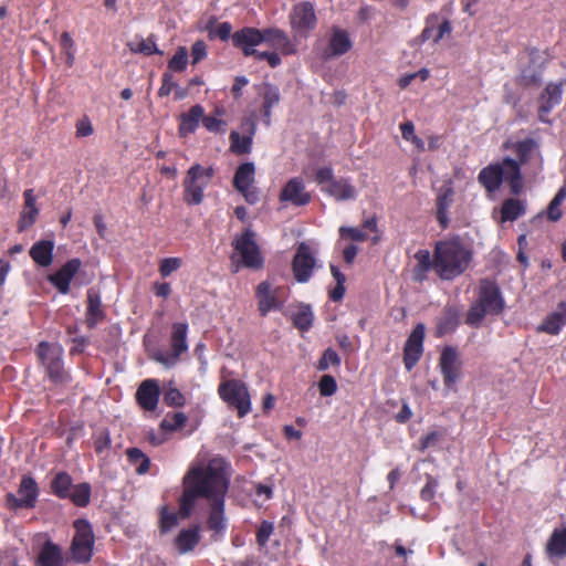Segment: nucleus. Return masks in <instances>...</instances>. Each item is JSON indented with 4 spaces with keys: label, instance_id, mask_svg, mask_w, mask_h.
I'll return each instance as SVG.
<instances>
[{
    "label": "nucleus",
    "instance_id": "obj_3",
    "mask_svg": "<svg viewBox=\"0 0 566 566\" xmlns=\"http://www.w3.org/2000/svg\"><path fill=\"white\" fill-rule=\"evenodd\" d=\"M478 180L488 193L497 191L503 180L509 182L513 193H518L523 187L520 165L517 160L510 157L484 167L480 171Z\"/></svg>",
    "mask_w": 566,
    "mask_h": 566
},
{
    "label": "nucleus",
    "instance_id": "obj_55",
    "mask_svg": "<svg viewBox=\"0 0 566 566\" xmlns=\"http://www.w3.org/2000/svg\"><path fill=\"white\" fill-rule=\"evenodd\" d=\"M438 488V481L431 475L427 476V482L420 492V496L424 501H431L434 497Z\"/></svg>",
    "mask_w": 566,
    "mask_h": 566
},
{
    "label": "nucleus",
    "instance_id": "obj_38",
    "mask_svg": "<svg viewBox=\"0 0 566 566\" xmlns=\"http://www.w3.org/2000/svg\"><path fill=\"white\" fill-rule=\"evenodd\" d=\"M415 259L417 261L413 268V279L416 281H423L427 276L428 271L433 269V259L429 251L420 250L415 254Z\"/></svg>",
    "mask_w": 566,
    "mask_h": 566
},
{
    "label": "nucleus",
    "instance_id": "obj_42",
    "mask_svg": "<svg viewBox=\"0 0 566 566\" xmlns=\"http://www.w3.org/2000/svg\"><path fill=\"white\" fill-rule=\"evenodd\" d=\"M126 453L130 464L135 465V471L137 474H145L149 470L150 460L142 450L137 448H130Z\"/></svg>",
    "mask_w": 566,
    "mask_h": 566
},
{
    "label": "nucleus",
    "instance_id": "obj_30",
    "mask_svg": "<svg viewBox=\"0 0 566 566\" xmlns=\"http://www.w3.org/2000/svg\"><path fill=\"white\" fill-rule=\"evenodd\" d=\"M322 190L338 201L350 200L356 197V190L347 179H335L324 186Z\"/></svg>",
    "mask_w": 566,
    "mask_h": 566
},
{
    "label": "nucleus",
    "instance_id": "obj_41",
    "mask_svg": "<svg viewBox=\"0 0 566 566\" xmlns=\"http://www.w3.org/2000/svg\"><path fill=\"white\" fill-rule=\"evenodd\" d=\"M525 213V206L521 200L507 199L502 206V221H514Z\"/></svg>",
    "mask_w": 566,
    "mask_h": 566
},
{
    "label": "nucleus",
    "instance_id": "obj_52",
    "mask_svg": "<svg viewBox=\"0 0 566 566\" xmlns=\"http://www.w3.org/2000/svg\"><path fill=\"white\" fill-rule=\"evenodd\" d=\"M202 125L205 126V128L208 132L218 134V133H224L227 124L224 120H222L216 116H212V115L206 116L203 114Z\"/></svg>",
    "mask_w": 566,
    "mask_h": 566
},
{
    "label": "nucleus",
    "instance_id": "obj_60",
    "mask_svg": "<svg viewBox=\"0 0 566 566\" xmlns=\"http://www.w3.org/2000/svg\"><path fill=\"white\" fill-rule=\"evenodd\" d=\"M333 170L329 167L319 168L316 171V181L322 185V188L328 185L331 181H334Z\"/></svg>",
    "mask_w": 566,
    "mask_h": 566
},
{
    "label": "nucleus",
    "instance_id": "obj_26",
    "mask_svg": "<svg viewBox=\"0 0 566 566\" xmlns=\"http://www.w3.org/2000/svg\"><path fill=\"white\" fill-rule=\"evenodd\" d=\"M566 325V303L559 302L556 310L549 313L543 323L537 327L538 332L551 335H558Z\"/></svg>",
    "mask_w": 566,
    "mask_h": 566
},
{
    "label": "nucleus",
    "instance_id": "obj_12",
    "mask_svg": "<svg viewBox=\"0 0 566 566\" xmlns=\"http://www.w3.org/2000/svg\"><path fill=\"white\" fill-rule=\"evenodd\" d=\"M517 157L518 165L525 166V170L532 175H537L543 168V158L539 153L538 144L532 139L517 142L513 146Z\"/></svg>",
    "mask_w": 566,
    "mask_h": 566
},
{
    "label": "nucleus",
    "instance_id": "obj_18",
    "mask_svg": "<svg viewBox=\"0 0 566 566\" xmlns=\"http://www.w3.org/2000/svg\"><path fill=\"white\" fill-rule=\"evenodd\" d=\"M19 496L8 494L7 501L11 509L33 507L38 497V486L33 479L25 476L22 479L19 490Z\"/></svg>",
    "mask_w": 566,
    "mask_h": 566
},
{
    "label": "nucleus",
    "instance_id": "obj_16",
    "mask_svg": "<svg viewBox=\"0 0 566 566\" xmlns=\"http://www.w3.org/2000/svg\"><path fill=\"white\" fill-rule=\"evenodd\" d=\"M426 327L419 323L413 328L408 337L403 349V363L408 370H411L422 354V344L424 338Z\"/></svg>",
    "mask_w": 566,
    "mask_h": 566
},
{
    "label": "nucleus",
    "instance_id": "obj_36",
    "mask_svg": "<svg viewBox=\"0 0 566 566\" xmlns=\"http://www.w3.org/2000/svg\"><path fill=\"white\" fill-rule=\"evenodd\" d=\"M255 167L253 163H245L238 167L233 184L237 190H245L254 182Z\"/></svg>",
    "mask_w": 566,
    "mask_h": 566
},
{
    "label": "nucleus",
    "instance_id": "obj_13",
    "mask_svg": "<svg viewBox=\"0 0 566 566\" xmlns=\"http://www.w3.org/2000/svg\"><path fill=\"white\" fill-rule=\"evenodd\" d=\"M258 308L262 316L270 311L280 310L284 303L283 290L264 281L256 287Z\"/></svg>",
    "mask_w": 566,
    "mask_h": 566
},
{
    "label": "nucleus",
    "instance_id": "obj_50",
    "mask_svg": "<svg viewBox=\"0 0 566 566\" xmlns=\"http://www.w3.org/2000/svg\"><path fill=\"white\" fill-rule=\"evenodd\" d=\"M94 448L97 454L107 455L111 449V437L106 430L99 431L94 441Z\"/></svg>",
    "mask_w": 566,
    "mask_h": 566
},
{
    "label": "nucleus",
    "instance_id": "obj_22",
    "mask_svg": "<svg viewBox=\"0 0 566 566\" xmlns=\"http://www.w3.org/2000/svg\"><path fill=\"white\" fill-rule=\"evenodd\" d=\"M159 396L160 388L159 382L156 379L144 380L136 391L137 402L146 411L156 410Z\"/></svg>",
    "mask_w": 566,
    "mask_h": 566
},
{
    "label": "nucleus",
    "instance_id": "obj_19",
    "mask_svg": "<svg viewBox=\"0 0 566 566\" xmlns=\"http://www.w3.org/2000/svg\"><path fill=\"white\" fill-rule=\"evenodd\" d=\"M232 41L235 46L243 51L245 56H250L254 53L255 46L266 41V30L244 28L232 35Z\"/></svg>",
    "mask_w": 566,
    "mask_h": 566
},
{
    "label": "nucleus",
    "instance_id": "obj_15",
    "mask_svg": "<svg viewBox=\"0 0 566 566\" xmlns=\"http://www.w3.org/2000/svg\"><path fill=\"white\" fill-rule=\"evenodd\" d=\"M316 260L313 250L307 243L302 242L293 260V272L296 281L301 283L307 282L312 276Z\"/></svg>",
    "mask_w": 566,
    "mask_h": 566
},
{
    "label": "nucleus",
    "instance_id": "obj_4",
    "mask_svg": "<svg viewBox=\"0 0 566 566\" xmlns=\"http://www.w3.org/2000/svg\"><path fill=\"white\" fill-rule=\"evenodd\" d=\"M504 308V300L499 286L489 280L480 283L478 300L470 307L465 322L470 326L479 327L485 316L497 315Z\"/></svg>",
    "mask_w": 566,
    "mask_h": 566
},
{
    "label": "nucleus",
    "instance_id": "obj_5",
    "mask_svg": "<svg viewBox=\"0 0 566 566\" xmlns=\"http://www.w3.org/2000/svg\"><path fill=\"white\" fill-rule=\"evenodd\" d=\"M63 347L57 343L41 342L36 355L45 370L46 376L54 384H64L70 380L63 365Z\"/></svg>",
    "mask_w": 566,
    "mask_h": 566
},
{
    "label": "nucleus",
    "instance_id": "obj_56",
    "mask_svg": "<svg viewBox=\"0 0 566 566\" xmlns=\"http://www.w3.org/2000/svg\"><path fill=\"white\" fill-rule=\"evenodd\" d=\"M274 526L272 523L264 521L258 530L256 541L260 546H264L272 535Z\"/></svg>",
    "mask_w": 566,
    "mask_h": 566
},
{
    "label": "nucleus",
    "instance_id": "obj_49",
    "mask_svg": "<svg viewBox=\"0 0 566 566\" xmlns=\"http://www.w3.org/2000/svg\"><path fill=\"white\" fill-rule=\"evenodd\" d=\"M187 416L184 412H175L171 417H166L161 427L169 431H176L181 429L187 422Z\"/></svg>",
    "mask_w": 566,
    "mask_h": 566
},
{
    "label": "nucleus",
    "instance_id": "obj_48",
    "mask_svg": "<svg viewBox=\"0 0 566 566\" xmlns=\"http://www.w3.org/2000/svg\"><path fill=\"white\" fill-rule=\"evenodd\" d=\"M164 401L168 406L181 407L185 405V397L172 382H169L164 392Z\"/></svg>",
    "mask_w": 566,
    "mask_h": 566
},
{
    "label": "nucleus",
    "instance_id": "obj_20",
    "mask_svg": "<svg viewBox=\"0 0 566 566\" xmlns=\"http://www.w3.org/2000/svg\"><path fill=\"white\" fill-rule=\"evenodd\" d=\"M243 135L238 132L230 134L231 150L235 154L243 155L249 154L252 146V139L256 130V125L253 118H247L241 125Z\"/></svg>",
    "mask_w": 566,
    "mask_h": 566
},
{
    "label": "nucleus",
    "instance_id": "obj_37",
    "mask_svg": "<svg viewBox=\"0 0 566 566\" xmlns=\"http://www.w3.org/2000/svg\"><path fill=\"white\" fill-rule=\"evenodd\" d=\"M24 209L22 211L21 219L19 222L20 230L30 227L34 222L35 217L39 212L35 206V197L33 196L32 189H28L24 191Z\"/></svg>",
    "mask_w": 566,
    "mask_h": 566
},
{
    "label": "nucleus",
    "instance_id": "obj_58",
    "mask_svg": "<svg viewBox=\"0 0 566 566\" xmlns=\"http://www.w3.org/2000/svg\"><path fill=\"white\" fill-rule=\"evenodd\" d=\"M207 55V46L203 41H197L191 48L192 63L196 64Z\"/></svg>",
    "mask_w": 566,
    "mask_h": 566
},
{
    "label": "nucleus",
    "instance_id": "obj_23",
    "mask_svg": "<svg viewBox=\"0 0 566 566\" xmlns=\"http://www.w3.org/2000/svg\"><path fill=\"white\" fill-rule=\"evenodd\" d=\"M81 266L82 262L80 259H72L67 261L55 274L50 275L49 281L61 294H66L70 291L71 281Z\"/></svg>",
    "mask_w": 566,
    "mask_h": 566
},
{
    "label": "nucleus",
    "instance_id": "obj_45",
    "mask_svg": "<svg viewBox=\"0 0 566 566\" xmlns=\"http://www.w3.org/2000/svg\"><path fill=\"white\" fill-rule=\"evenodd\" d=\"M72 479L66 473H59L52 481V489L54 493L60 497H67L69 492L72 489Z\"/></svg>",
    "mask_w": 566,
    "mask_h": 566
},
{
    "label": "nucleus",
    "instance_id": "obj_40",
    "mask_svg": "<svg viewBox=\"0 0 566 566\" xmlns=\"http://www.w3.org/2000/svg\"><path fill=\"white\" fill-rule=\"evenodd\" d=\"M127 45L133 53H142L145 55L163 54V52L157 48L153 35L147 39H137L136 41L129 42Z\"/></svg>",
    "mask_w": 566,
    "mask_h": 566
},
{
    "label": "nucleus",
    "instance_id": "obj_54",
    "mask_svg": "<svg viewBox=\"0 0 566 566\" xmlns=\"http://www.w3.org/2000/svg\"><path fill=\"white\" fill-rule=\"evenodd\" d=\"M181 259L179 258H167L160 262L159 272L161 276L167 277L172 272L177 271L181 266Z\"/></svg>",
    "mask_w": 566,
    "mask_h": 566
},
{
    "label": "nucleus",
    "instance_id": "obj_51",
    "mask_svg": "<svg viewBox=\"0 0 566 566\" xmlns=\"http://www.w3.org/2000/svg\"><path fill=\"white\" fill-rule=\"evenodd\" d=\"M339 364H340V358H339L338 354L334 349L327 348L324 352L322 358L319 359L317 368L319 370H326L331 366H338Z\"/></svg>",
    "mask_w": 566,
    "mask_h": 566
},
{
    "label": "nucleus",
    "instance_id": "obj_29",
    "mask_svg": "<svg viewBox=\"0 0 566 566\" xmlns=\"http://www.w3.org/2000/svg\"><path fill=\"white\" fill-rule=\"evenodd\" d=\"M453 201V188L450 185H444L440 188L437 198V219L442 228L449 224L448 210Z\"/></svg>",
    "mask_w": 566,
    "mask_h": 566
},
{
    "label": "nucleus",
    "instance_id": "obj_21",
    "mask_svg": "<svg viewBox=\"0 0 566 566\" xmlns=\"http://www.w3.org/2000/svg\"><path fill=\"white\" fill-rule=\"evenodd\" d=\"M353 46V41L349 33L340 28H333L327 48L325 50L326 59H334L344 55Z\"/></svg>",
    "mask_w": 566,
    "mask_h": 566
},
{
    "label": "nucleus",
    "instance_id": "obj_34",
    "mask_svg": "<svg viewBox=\"0 0 566 566\" xmlns=\"http://www.w3.org/2000/svg\"><path fill=\"white\" fill-rule=\"evenodd\" d=\"M200 541V530L198 526L182 530L175 539V546L180 554L192 551Z\"/></svg>",
    "mask_w": 566,
    "mask_h": 566
},
{
    "label": "nucleus",
    "instance_id": "obj_10",
    "mask_svg": "<svg viewBox=\"0 0 566 566\" xmlns=\"http://www.w3.org/2000/svg\"><path fill=\"white\" fill-rule=\"evenodd\" d=\"M187 332L186 323H175L170 336L171 353L157 350L153 354V358L167 368L175 366L180 355L188 350Z\"/></svg>",
    "mask_w": 566,
    "mask_h": 566
},
{
    "label": "nucleus",
    "instance_id": "obj_64",
    "mask_svg": "<svg viewBox=\"0 0 566 566\" xmlns=\"http://www.w3.org/2000/svg\"><path fill=\"white\" fill-rule=\"evenodd\" d=\"M455 327V321L452 316H447L443 322L439 323L438 332L439 334H446L451 332Z\"/></svg>",
    "mask_w": 566,
    "mask_h": 566
},
{
    "label": "nucleus",
    "instance_id": "obj_46",
    "mask_svg": "<svg viewBox=\"0 0 566 566\" xmlns=\"http://www.w3.org/2000/svg\"><path fill=\"white\" fill-rule=\"evenodd\" d=\"M188 63V52L185 46H180L177 49L174 56L170 59L168 63V67L174 72H182Z\"/></svg>",
    "mask_w": 566,
    "mask_h": 566
},
{
    "label": "nucleus",
    "instance_id": "obj_57",
    "mask_svg": "<svg viewBox=\"0 0 566 566\" xmlns=\"http://www.w3.org/2000/svg\"><path fill=\"white\" fill-rule=\"evenodd\" d=\"M339 232H340V235L342 237H347L349 238L350 240L353 241H358V242H363L367 239V235L365 232H363L360 229L358 228H353V227H342L339 229Z\"/></svg>",
    "mask_w": 566,
    "mask_h": 566
},
{
    "label": "nucleus",
    "instance_id": "obj_47",
    "mask_svg": "<svg viewBox=\"0 0 566 566\" xmlns=\"http://www.w3.org/2000/svg\"><path fill=\"white\" fill-rule=\"evenodd\" d=\"M262 96H263V108H272L280 102V91L276 86L271 84L262 85Z\"/></svg>",
    "mask_w": 566,
    "mask_h": 566
},
{
    "label": "nucleus",
    "instance_id": "obj_7",
    "mask_svg": "<svg viewBox=\"0 0 566 566\" xmlns=\"http://www.w3.org/2000/svg\"><path fill=\"white\" fill-rule=\"evenodd\" d=\"M289 20L294 39L307 38L317 25L314 4L310 1L294 4L289 14Z\"/></svg>",
    "mask_w": 566,
    "mask_h": 566
},
{
    "label": "nucleus",
    "instance_id": "obj_11",
    "mask_svg": "<svg viewBox=\"0 0 566 566\" xmlns=\"http://www.w3.org/2000/svg\"><path fill=\"white\" fill-rule=\"evenodd\" d=\"M235 254L242 264L250 269H260L263 264V259L260 254L259 247L254 240L252 231H245L240 237L234 239L233 242Z\"/></svg>",
    "mask_w": 566,
    "mask_h": 566
},
{
    "label": "nucleus",
    "instance_id": "obj_44",
    "mask_svg": "<svg viewBox=\"0 0 566 566\" xmlns=\"http://www.w3.org/2000/svg\"><path fill=\"white\" fill-rule=\"evenodd\" d=\"M91 486L87 483H80L73 485L69 492V496L72 502L77 506H85L90 502Z\"/></svg>",
    "mask_w": 566,
    "mask_h": 566
},
{
    "label": "nucleus",
    "instance_id": "obj_17",
    "mask_svg": "<svg viewBox=\"0 0 566 566\" xmlns=\"http://www.w3.org/2000/svg\"><path fill=\"white\" fill-rule=\"evenodd\" d=\"M564 84L551 83L546 86L538 101V118L543 123H551L548 115L552 109L559 105L564 94Z\"/></svg>",
    "mask_w": 566,
    "mask_h": 566
},
{
    "label": "nucleus",
    "instance_id": "obj_6",
    "mask_svg": "<svg viewBox=\"0 0 566 566\" xmlns=\"http://www.w3.org/2000/svg\"><path fill=\"white\" fill-rule=\"evenodd\" d=\"M214 170L212 167H202L199 164L192 165L184 180V200L188 205H199L203 200V191L209 186Z\"/></svg>",
    "mask_w": 566,
    "mask_h": 566
},
{
    "label": "nucleus",
    "instance_id": "obj_33",
    "mask_svg": "<svg viewBox=\"0 0 566 566\" xmlns=\"http://www.w3.org/2000/svg\"><path fill=\"white\" fill-rule=\"evenodd\" d=\"M205 109L201 105H193L187 113L181 115L179 133L181 136L195 133L200 120H202Z\"/></svg>",
    "mask_w": 566,
    "mask_h": 566
},
{
    "label": "nucleus",
    "instance_id": "obj_28",
    "mask_svg": "<svg viewBox=\"0 0 566 566\" xmlns=\"http://www.w3.org/2000/svg\"><path fill=\"white\" fill-rule=\"evenodd\" d=\"M54 242L51 240H41L35 242L30 249V256L42 268H48L53 262Z\"/></svg>",
    "mask_w": 566,
    "mask_h": 566
},
{
    "label": "nucleus",
    "instance_id": "obj_43",
    "mask_svg": "<svg viewBox=\"0 0 566 566\" xmlns=\"http://www.w3.org/2000/svg\"><path fill=\"white\" fill-rule=\"evenodd\" d=\"M313 312L310 305H300L293 313L294 325L301 331H308L313 324Z\"/></svg>",
    "mask_w": 566,
    "mask_h": 566
},
{
    "label": "nucleus",
    "instance_id": "obj_25",
    "mask_svg": "<svg viewBox=\"0 0 566 566\" xmlns=\"http://www.w3.org/2000/svg\"><path fill=\"white\" fill-rule=\"evenodd\" d=\"M281 201H289L294 206H305L311 201V195L305 190L303 181L298 178H293L283 187Z\"/></svg>",
    "mask_w": 566,
    "mask_h": 566
},
{
    "label": "nucleus",
    "instance_id": "obj_59",
    "mask_svg": "<svg viewBox=\"0 0 566 566\" xmlns=\"http://www.w3.org/2000/svg\"><path fill=\"white\" fill-rule=\"evenodd\" d=\"M176 83L174 82V77L171 73H164L163 75V84L158 91L159 96H167L171 93L172 88L176 87Z\"/></svg>",
    "mask_w": 566,
    "mask_h": 566
},
{
    "label": "nucleus",
    "instance_id": "obj_2",
    "mask_svg": "<svg viewBox=\"0 0 566 566\" xmlns=\"http://www.w3.org/2000/svg\"><path fill=\"white\" fill-rule=\"evenodd\" d=\"M471 260V251L458 239L436 243L433 270L441 280L458 277L469 268Z\"/></svg>",
    "mask_w": 566,
    "mask_h": 566
},
{
    "label": "nucleus",
    "instance_id": "obj_27",
    "mask_svg": "<svg viewBox=\"0 0 566 566\" xmlns=\"http://www.w3.org/2000/svg\"><path fill=\"white\" fill-rule=\"evenodd\" d=\"M38 566H64V557L60 546L48 541L44 543L36 558Z\"/></svg>",
    "mask_w": 566,
    "mask_h": 566
},
{
    "label": "nucleus",
    "instance_id": "obj_32",
    "mask_svg": "<svg viewBox=\"0 0 566 566\" xmlns=\"http://www.w3.org/2000/svg\"><path fill=\"white\" fill-rule=\"evenodd\" d=\"M545 551L549 558H562L566 555V527L554 530Z\"/></svg>",
    "mask_w": 566,
    "mask_h": 566
},
{
    "label": "nucleus",
    "instance_id": "obj_9",
    "mask_svg": "<svg viewBox=\"0 0 566 566\" xmlns=\"http://www.w3.org/2000/svg\"><path fill=\"white\" fill-rule=\"evenodd\" d=\"M218 391L223 401L238 410L240 417L250 412V395L242 381L235 379L223 381L220 384Z\"/></svg>",
    "mask_w": 566,
    "mask_h": 566
},
{
    "label": "nucleus",
    "instance_id": "obj_31",
    "mask_svg": "<svg viewBox=\"0 0 566 566\" xmlns=\"http://www.w3.org/2000/svg\"><path fill=\"white\" fill-rule=\"evenodd\" d=\"M104 318L101 295L95 289L87 291V312L86 322L90 327H94Z\"/></svg>",
    "mask_w": 566,
    "mask_h": 566
},
{
    "label": "nucleus",
    "instance_id": "obj_1",
    "mask_svg": "<svg viewBox=\"0 0 566 566\" xmlns=\"http://www.w3.org/2000/svg\"><path fill=\"white\" fill-rule=\"evenodd\" d=\"M184 490L179 502V513L163 507L160 512V527L168 532L178 523V516L188 517L199 497L209 505L208 526L217 534L223 533L227 527L224 517V503L230 479L227 465L222 459H211L207 464L193 463L184 476Z\"/></svg>",
    "mask_w": 566,
    "mask_h": 566
},
{
    "label": "nucleus",
    "instance_id": "obj_14",
    "mask_svg": "<svg viewBox=\"0 0 566 566\" xmlns=\"http://www.w3.org/2000/svg\"><path fill=\"white\" fill-rule=\"evenodd\" d=\"M461 359L455 348L447 346L443 348L439 367L443 377L444 386L452 389L461 376Z\"/></svg>",
    "mask_w": 566,
    "mask_h": 566
},
{
    "label": "nucleus",
    "instance_id": "obj_62",
    "mask_svg": "<svg viewBox=\"0 0 566 566\" xmlns=\"http://www.w3.org/2000/svg\"><path fill=\"white\" fill-rule=\"evenodd\" d=\"M249 84V80L244 76H237L234 80V83L232 85V93L234 97H240L243 87H245Z\"/></svg>",
    "mask_w": 566,
    "mask_h": 566
},
{
    "label": "nucleus",
    "instance_id": "obj_35",
    "mask_svg": "<svg viewBox=\"0 0 566 566\" xmlns=\"http://www.w3.org/2000/svg\"><path fill=\"white\" fill-rule=\"evenodd\" d=\"M266 41L271 42L283 54H294L296 52L295 45L292 43L287 34L280 29H268Z\"/></svg>",
    "mask_w": 566,
    "mask_h": 566
},
{
    "label": "nucleus",
    "instance_id": "obj_53",
    "mask_svg": "<svg viewBox=\"0 0 566 566\" xmlns=\"http://www.w3.org/2000/svg\"><path fill=\"white\" fill-rule=\"evenodd\" d=\"M319 394L324 397L334 395L337 390V384L333 376L324 375L318 382Z\"/></svg>",
    "mask_w": 566,
    "mask_h": 566
},
{
    "label": "nucleus",
    "instance_id": "obj_24",
    "mask_svg": "<svg viewBox=\"0 0 566 566\" xmlns=\"http://www.w3.org/2000/svg\"><path fill=\"white\" fill-rule=\"evenodd\" d=\"M452 32V27L450 21L442 20L440 21L437 14H431L427 18L426 27L421 32V40L428 41L432 40L433 43H438L444 36L450 35Z\"/></svg>",
    "mask_w": 566,
    "mask_h": 566
},
{
    "label": "nucleus",
    "instance_id": "obj_39",
    "mask_svg": "<svg viewBox=\"0 0 566 566\" xmlns=\"http://www.w3.org/2000/svg\"><path fill=\"white\" fill-rule=\"evenodd\" d=\"M61 52L65 57V64L72 67L75 64L77 46L69 32H63L60 36Z\"/></svg>",
    "mask_w": 566,
    "mask_h": 566
},
{
    "label": "nucleus",
    "instance_id": "obj_61",
    "mask_svg": "<svg viewBox=\"0 0 566 566\" xmlns=\"http://www.w3.org/2000/svg\"><path fill=\"white\" fill-rule=\"evenodd\" d=\"M76 133L81 137H86L93 134V126L88 119H82L76 125Z\"/></svg>",
    "mask_w": 566,
    "mask_h": 566
},
{
    "label": "nucleus",
    "instance_id": "obj_8",
    "mask_svg": "<svg viewBox=\"0 0 566 566\" xmlns=\"http://www.w3.org/2000/svg\"><path fill=\"white\" fill-rule=\"evenodd\" d=\"M75 534L71 545V554L77 563H86L91 559L94 546V534L91 524L86 520L74 522Z\"/></svg>",
    "mask_w": 566,
    "mask_h": 566
},
{
    "label": "nucleus",
    "instance_id": "obj_63",
    "mask_svg": "<svg viewBox=\"0 0 566 566\" xmlns=\"http://www.w3.org/2000/svg\"><path fill=\"white\" fill-rule=\"evenodd\" d=\"M238 191L241 192L243 195V197L245 198V200L251 205L259 201V192L253 186L247 187L245 190H238Z\"/></svg>",
    "mask_w": 566,
    "mask_h": 566
}]
</instances>
